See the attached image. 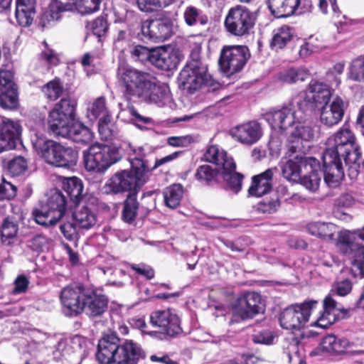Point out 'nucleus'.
<instances>
[{"instance_id": "b1692460", "label": "nucleus", "mask_w": 364, "mask_h": 364, "mask_svg": "<svg viewBox=\"0 0 364 364\" xmlns=\"http://www.w3.org/2000/svg\"><path fill=\"white\" fill-rule=\"evenodd\" d=\"M21 133V126L18 121H4L0 126V153L15 149Z\"/></svg>"}, {"instance_id": "774afa93", "label": "nucleus", "mask_w": 364, "mask_h": 364, "mask_svg": "<svg viewBox=\"0 0 364 364\" xmlns=\"http://www.w3.org/2000/svg\"><path fill=\"white\" fill-rule=\"evenodd\" d=\"M48 238L46 235L37 234L28 241V247L33 251L40 252L48 245Z\"/></svg>"}, {"instance_id": "dca6fc26", "label": "nucleus", "mask_w": 364, "mask_h": 364, "mask_svg": "<svg viewBox=\"0 0 364 364\" xmlns=\"http://www.w3.org/2000/svg\"><path fill=\"white\" fill-rule=\"evenodd\" d=\"M87 288L80 283H73L64 287L60 292V301L63 306L77 316L85 311L84 300L87 292Z\"/></svg>"}, {"instance_id": "9b49d317", "label": "nucleus", "mask_w": 364, "mask_h": 364, "mask_svg": "<svg viewBox=\"0 0 364 364\" xmlns=\"http://www.w3.org/2000/svg\"><path fill=\"white\" fill-rule=\"evenodd\" d=\"M317 304V301L310 300L285 308L279 316L280 326L287 330L299 331L309 321Z\"/></svg>"}, {"instance_id": "37998d69", "label": "nucleus", "mask_w": 364, "mask_h": 364, "mask_svg": "<svg viewBox=\"0 0 364 364\" xmlns=\"http://www.w3.org/2000/svg\"><path fill=\"white\" fill-rule=\"evenodd\" d=\"M316 166L314 167L313 170H309L307 173H302L299 181L306 188L311 191H316L319 187L321 181V171L319 168V162L317 161Z\"/></svg>"}, {"instance_id": "e2e57ef3", "label": "nucleus", "mask_w": 364, "mask_h": 364, "mask_svg": "<svg viewBox=\"0 0 364 364\" xmlns=\"http://www.w3.org/2000/svg\"><path fill=\"white\" fill-rule=\"evenodd\" d=\"M76 226L77 225L75 222L63 223L60 225V230L66 240L69 241H76L78 237Z\"/></svg>"}, {"instance_id": "c85d7f7f", "label": "nucleus", "mask_w": 364, "mask_h": 364, "mask_svg": "<svg viewBox=\"0 0 364 364\" xmlns=\"http://www.w3.org/2000/svg\"><path fill=\"white\" fill-rule=\"evenodd\" d=\"M36 0H16L15 16L18 23L23 27L30 26L35 15Z\"/></svg>"}, {"instance_id": "20e7f679", "label": "nucleus", "mask_w": 364, "mask_h": 364, "mask_svg": "<svg viewBox=\"0 0 364 364\" xmlns=\"http://www.w3.org/2000/svg\"><path fill=\"white\" fill-rule=\"evenodd\" d=\"M33 146L38 154L48 164L55 167L70 168L76 166L78 153L70 146L52 139H38Z\"/></svg>"}, {"instance_id": "09e8293b", "label": "nucleus", "mask_w": 364, "mask_h": 364, "mask_svg": "<svg viewBox=\"0 0 364 364\" xmlns=\"http://www.w3.org/2000/svg\"><path fill=\"white\" fill-rule=\"evenodd\" d=\"M7 169L13 176H18L23 174L28 169V161L22 156H17L9 160L7 164Z\"/></svg>"}, {"instance_id": "c756f323", "label": "nucleus", "mask_w": 364, "mask_h": 364, "mask_svg": "<svg viewBox=\"0 0 364 364\" xmlns=\"http://www.w3.org/2000/svg\"><path fill=\"white\" fill-rule=\"evenodd\" d=\"M350 346V343L346 338H338L334 335H328L323 338L319 347L315 350V354H319L320 352L343 353Z\"/></svg>"}, {"instance_id": "393cba45", "label": "nucleus", "mask_w": 364, "mask_h": 364, "mask_svg": "<svg viewBox=\"0 0 364 364\" xmlns=\"http://www.w3.org/2000/svg\"><path fill=\"white\" fill-rule=\"evenodd\" d=\"M146 358L141 345L132 340H125L119 346L116 364H137Z\"/></svg>"}, {"instance_id": "680f3d73", "label": "nucleus", "mask_w": 364, "mask_h": 364, "mask_svg": "<svg viewBox=\"0 0 364 364\" xmlns=\"http://www.w3.org/2000/svg\"><path fill=\"white\" fill-rule=\"evenodd\" d=\"M353 203V197L348 194H343L340 196L336 200V205L337 206V210L334 211V215L336 218L339 219H345L343 216H346V214L340 211V208H348L352 205Z\"/></svg>"}, {"instance_id": "4468645a", "label": "nucleus", "mask_w": 364, "mask_h": 364, "mask_svg": "<svg viewBox=\"0 0 364 364\" xmlns=\"http://www.w3.org/2000/svg\"><path fill=\"white\" fill-rule=\"evenodd\" d=\"M14 73L0 70V107L6 110H15L19 106V92L14 82Z\"/></svg>"}, {"instance_id": "052dcab7", "label": "nucleus", "mask_w": 364, "mask_h": 364, "mask_svg": "<svg viewBox=\"0 0 364 364\" xmlns=\"http://www.w3.org/2000/svg\"><path fill=\"white\" fill-rule=\"evenodd\" d=\"M291 38L292 34L289 27L282 26L274 34V47H277L279 49L283 48L291 41Z\"/></svg>"}, {"instance_id": "603ef678", "label": "nucleus", "mask_w": 364, "mask_h": 364, "mask_svg": "<svg viewBox=\"0 0 364 364\" xmlns=\"http://www.w3.org/2000/svg\"><path fill=\"white\" fill-rule=\"evenodd\" d=\"M223 178L226 183L227 188L235 193H237L242 189L244 176L238 172L227 173L223 176Z\"/></svg>"}, {"instance_id": "5fc2aeb1", "label": "nucleus", "mask_w": 364, "mask_h": 364, "mask_svg": "<svg viewBox=\"0 0 364 364\" xmlns=\"http://www.w3.org/2000/svg\"><path fill=\"white\" fill-rule=\"evenodd\" d=\"M112 117L110 114H107L104 117H101L98 122V132L101 140L109 141L112 139L113 130L111 128Z\"/></svg>"}, {"instance_id": "338daca9", "label": "nucleus", "mask_w": 364, "mask_h": 364, "mask_svg": "<svg viewBox=\"0 0 364 364\" xmlns=\"http://www.w3.org/2000/svg\"><path fill=\"white\" fill-rule=\"evenodd\" d=\"M225 152L220 151L217 146L212 145L206 150L203 158L205 161L218 165Z\"/></svg>"}, {"instance_id": "e433bc0d", "label": "nucleus", "mask_w": 364, "mask_h": 364, "mask_svg": "<svg viewBox=\"0 0 364 364\" xmlns=\"http://www.w3.org/2000/svg\"><path fill=\"white\" fill-rule=\"evenodd\" d=\"M309 91L311 94V98L316 106L323 105L328 102L331 91L326 84L316 80H312L309 85Z\"/></svg>"}, {"instance_id": "c03bdc74", "label": "nucleus", "mask_w": 364, "mask_h": 364, "mask_svg": "<svg viewBox=\"0 0 364 364\" xmlns=\"http://www.w3.org/2000/svg\"><path fill=\"white\" fill-rule=\"evenodd\" d=\"M18 230V225L12 217L7 216L3 219L0 225V237L2 243L11 244Z\"/></svg>"}, {"instance_id": "58836bf2", "label": "nucleus", "mask_w": 364, "mask_h": 364, "mask_svg": "<svg viewBox=\"0 0 364 364\" xmlns=\"http://www.w3.org/2000/svg\"><path fill=\"white\" fill-rule=\"evenodd\" d=\"M309 76V72L306 68H290L278 73L277 80L281 83L292 84L304 81Z\"/></svg>"}, {"instance_id": "a878e982", "label": "nucleus", "mask_w": 364, "mask_h": 364, "mask_svg": "<svg viewBox=\"0 0 364 364\" xmlns=\"http://www.w3.org/2000/svg\"><path fill=\"white\" fill-rule=\"evenodd\" d=\"M85 311L90 317H98L102 316L108 308V298L97 290L87 289L84 300Z\"/></svg>"}, {"instance_id": "a18cd8bd", "label": "nucleus", "mask_w": 364, "mask_h": 364, "mask_svg": "<svg viewBox=\"0 0 364 364\" xmlns=\"http://www.w3.org/2000/svg\"><path fill=\"white\" fill-rule=\"evenodd\" d=\"M348 78L353 82L364 84V54L353 58L348 68Z\"/></svg>"}, {"instance_id": "c9c22d12", "label": "nucleus", "mask_w": 364, "mask_h": 364, "mask_svg": "<svg viewBox=\"0 0 364 364\" xmlns=\"http://www.w3.org/2000/svg\"><path fill=\"white\" fill-rule=\"evenodd\" d=\"M145 158L146 154L143 147H134L129 145L128 161L130 163V168L134 170L138 168L139 171L148 175L150 168H149L148 161Z\"/></svg>"}, {"instance_id": "bb28decb", "label": "nucleus", "mask_w": 364, "mask_h": 364, "mask_svg": "<svg viewBox=\"0 0 364 364\" xmlns=\"http://www.w3.org/2000/svg\"><path fill=\"white\" fill-rule=\"evenodd\" d=\"M272 178V168H268L259 174L253 176L251 185L247 190L248 196L261 198L270 193L273 185Z\"/></svg>"}, {"instance_id": "6e6552de", "label": "nucleus", "mask_w": 364, "mask_h": 364, "mask_svg": "<svg viewBox=\"0 0 364 364\" xmlns=\"http://www.w3.org/2000/svg\"><path fill=\"white\" fill-rule=\"evenodd\" d=\"M256 20L255 14L250 9L237 5L228 11L224 21V27L233 36H245L253 30Z\"/></svg>"}, {"instance_id": "f257e3e1", "label": "nucleus", "mask_w": 364, "mask_h": 364, "mask_svg": "<svg viewBox=\"0 0 364 364\" xmlns=\"http://www.w3.org/2000/svg\"><path fill=\"white\" fill-rule=\"evenodd\" d=\"M323 154V178L330 187H336L344 177L343 161L349 169L357 172L360 152L353 133L341 127L326 141Z\"/></svg>"}, {"instance_id": "13d9d810", "label": "nucleus", "mask_w": 364, "mask_h": 364, "mask_svg": "<svg viewBox=\"0 0 364 364\" xmlns=\"http://www.w3.org/2000/svg\"><path fill=\"white\" fill-rule=\"evenodd\" d=\"M43 44L46 49L41 52V58L51 67L58 66L60 63L59 54L55 50L50 48L46 41L43 42Z\"/></svg>"}, {"instance_id": "f3484780", "label": "nucleus", "mask_w": 364, "mask_h": 364, "mask_svg": "<svg viewBox=\"0 0 364 364\" xmlns=\"http://www.w3.org/2000/svg\"><path fill=\"white\" fill-rule=\"evenodd\" d=\"M119 346L120 339L116 334H105L97 345L96 359L99 364H116Z\"/></svg>"}, {"instance_id": "49530a36", "label": "nucleus", "mask_w": 364, "mask_h": 364, "mask_svg": "<svg viewBox=\"0 0 364 364\" xmlns=\"http://www.w3.org/2000/svg\"><path fill=\"white\" fill-rule=\"evenodd\" d=\"M300 0H274V18L291 16L298 8Z\"/></svg>"}, {"instance_id": "1a4fd4ad", "label": "nucleus", "mask_w": 364, "mask_h": 364, "mask_svg": "<svg viewBox=\"0 0 364 364\" xmlns=\"http://www.w3.org/2000/svg\"><path fill=\"white\" fill-rule=\"evenodd\" d=\"M352 289V283L348 279H344L336 283L331 292L323 300V311L317 318L316 324L322 328H327L336 321V311L348 313L350 309H344L334 299L335 296H345Z\"/></svg>"}, {"instance_id": "2eb2a0df", "label": "nucleus", "mask_w": 364, "mask_h": 364, "mask_svg": "<svg viewBox=\"0 0 364 364\" xmlns=\"http://www.w3.org/2000/svg\"><path fill=\"white\" fill-rule=\"evenodd\" d=\"M76 205L73 218L77 227L84 230L93 228L97 221L98 198L88 196Z\"/></svg>"}, {"instance_id": "7ed1b4c3", "label": "nucleus", "mask_w": 364, "mask_h": 364, "mask_svg": "<svg viewBox=\"0 0 364 364\" xmlns=\"http://www.w3.org/2000/svg\"><path fill=\"white\" fill-rule=\"evenodd\" d=\"M121 149L114 145L95 143L82 152L83 164L89 172L103 174L122 159Z\"/></svg>"}, {"instance_id": "bf43d9fd", "label": "nucleus", "mask_w": 364, "mask_h": 364, "mask_svg": "<svg viewBox=\"0 0 364 364\" xmlns=\"http://www.w3.org/2000/svg\"><path fill=\"white\" fill-rule=\"evenodd\" d=\"M275 119L279 121L278 127L282 132L286 130L293 122L292 114L290 109L288 108L274 111V120Z\"/></svg>"}, {"instance_id": "0eeeda50", "label": "nucleus", "mask_w": 364, "mask_h": 364, "mask_svg": "<svg viewBox=\"0 0 364 364\" xmlns=\"http://www.w3.org/2000/svg\"><path fill=\"white\" fill-rule=\"evenodd\" d=\"M250 58L247 46L224 45L220 52L218 67L223 73L230 77L242 72Z\"/></svg>"}, {"instance_id": "6ab92c4d", "label": "nucleus", "mask_w": 364, "mask_h": 364, "mask_svg": "<svg viewBox=\"0 0 364 364\" xmlns=\"http://www.w3.org/2000/svg\"><path fill=\"white\" fill-rule=\"evenodd\" d=\"M316 164L317 160L315 158L296 156L294 160L287 161L281 165L282 173L287 180L299 181L302 173H307L309 170H313Z\"/></svg>"}, {"instance_id": "de8ad7c7", "label": "nucleus", "mask_w": 364, "mask_h": 364, "mask_svg": "<svg viewBox=\"0 0 364 364\" xmlns=\"http://www.w3.org/2000/svg\"><path fill=\"white\" fill-rule=\"evenodd\" d=\"M173 1L174 0H136V5L141 11L150 14L170 6Z\"/></svg>"}, {"instance_id": "412c9836", "label": "nucleus", "mask_w": 364, "mask_h": 364, "mask_svg": "<svg viewBox=\"0 0 364 364\" xmlns=\"http://www.w3.org/2000/svg\"><path fill=\"white\" fill-rule=\"evenodd\" d=\"M180 62L177 50L170 46L154 48L151 65L159 70L171 71L177 68Z\"/></svg>"}, {"instance_id": "473e14b6", "label": "nucleus", "mask_w": 364, "mask_h": 364, "mask_svg": "<svg viewBox=\"0 0 364 364\" xmlns=\"http://www.w3.org/2000/svg\"><path fill=\"white\" fill-rule=\"evenodd\" d=\"M32 217L36 223L44 227L54 226L61 219L44 203L33 208Z\"/></svg>"}, {"instance_id": "72a5a7b5", "label": "nucleus", "mask_w": 364, "mask_h": 364, "mask_svg": "<svg viewBox=\"0 0 364 364\" xmlns=\"http://www.w3.org/2000/svg\"><path fill=\"white\" fill-rule=\"evenodd\" d=\"M309 233L325 240H333L338 227L331 223L314 222L307 225Z\"/></svg>"}, {"instance_id": "5701e85b", "label": "nucleus", "mask_w": 364, "mask_h": 364, "mask_svg": "<svg viewBox=\"0 0 364 364\" xmlns=\"http://www.w3.org/2000/svg\"><path fill=\"white\" fill-rule=\"evenodd\" d=\"M346 105L338 96L334 97L331 102L322 105L320 121L328 127L338 124L344 115Z\"/></svg>"}, {"instance_id": "4be33fe9", "label": "nucleus", "mask_w": 364, "mask_h": 364, "mask_svg": "<svg viewBox=\"0 0 364 364\" xmlns=\"http://www.w3.org/2000/svg\"><path fill=\"white\" fill-rule=\"evenodd\" d=\"M55 136L69 139L75 143L87 144L94 138L91 129L79 121H73L53 134Z\"/></svg>"}, {"instance_id": "a19ab883", "label": "nucleus", "mask_w": 364, "mask_h": 364, "mask_svg": "<svg viewBox=\"0 0 364 364\" xmlns=\"http://www.w3.org/2000/svg\"><path fill=\"white\" fill-rule=\"evenodd\" d=\"M44 97L51 102L56 101L64 92V86L61 79L55 77L41 87Z\"/></svg>"}, {"instance_id": "aec40b11", "label": "nucleus", "mask_w": 364, "mask_h": 364, "mask_svg": "<svg viewBox=\"0 0 364 364\" xmlns=\"http://www.w3.org/2000/svg\"><path fill=\"white\" fill-rule=\"evenodd\" d=\"M229 134L235 141L250 146L255 144L261 138L262 132L257 122L250 121L232 127Z\"/></svg>"}, {"instance_id": "3c124183", "label": "nucleus", "mask_w": 364, "mask_h": 364, "mask_svg": "<svg viewBox=\"0 0 364 364\" xmlns=\"http://www.w3.org/2000/svg\"><path fill=\"white\" fill-rule=\"evenodd\" d=\"M351 270L355 277H364V246L358 247L353 254Z\"/></svg>"}, {"instance_id": "4c0bfd02", "label": "nucleus", "mask_w": 364, "mask_h": 364, "mask_svg": "<svg viewBox=\"0 0 364 364\" xmlns=\"http://www.w3.org/2000/svg\"><path fill=\"white\" fill-rule=\"evenodd\" d=\"M183 187L180 183H173L163 190L164 205L171 208H178L183 197Z\"/></svg>"}, {"instance_id": "6e6d98bb", "label": "nucleus", "mask_w": 364, "mask_h": 364, "mask_svg": "<svg viewBox=\"0 0 364 364\" xmlns=\"http://www.w3.org/2000/svg\"><path fill=\"white\" fill-rule=\"evenodd\" d=\"M357 232L343 230L341 231L338 234V242L342 246V251L346 253L348 248H351L353 244L358 240Z\"/></svg>"}, {"instance_id": "0e129e2a", "label": "nucleus", "mask_w": 364, "mask_h": 364, "mask_svg": "<svg viewBox=\"0 0 364 364\" xmlns=\"http://www.w3.org/2000/svg\"><path fill=\"white\" fill-rule=\"evenodd\" d=\"M75 4L85 14H92L97 11L101 3V0H74Z\"/></svg>"}, {"instance_id": "f8f14e48", "label": "nucleus", "mask_w": 364, "mask_h": 364, "mask_svg": "<svg viewBox=\"0 0 364 364\" xmlns=\"http://www.w3.org/2000/svg\"><path fill=\"white\" fill-rule=\"evenodd\" d=\"M77 105V100L70 96L55 104L48 114V127L53 134L75 120Z\"/></svg>"}, {"instance_id": "ea45409f", "label": "nucleus", "mask_w": 364, "mask_h": 364, "mask_svg": "<svg viewBox=\"0 0 364 364\" xmlns=\"http://www.w3.org/2000/svg\"><path fill=\"white\" fill-rule=\"evenodd\" d=\"M194 176L201 184L213 186L219 182L220 171L210 165H200L197 168Z\"/></svg>"}, {"instance_id": "69168bd1", "label": "nucleus", "mask_w": 364, "mask_h": 364, "mask_svg": "<svg viewBox=\"0 0 364 364\" xmlns=\"http://www.w3.org/2000/svg\"><path fill=\"white\" fill-rule=\"evenodd\" d=\"M17 188L5 180L0 184V200H11L16 196Z\"/></svg>"}, {"instance_id": "9d476101", "label": "nucleus", "mask_w": 364, "mask_h": 364, "mask_svg": "<svg viewBox=\"0 0 364 364\" xmlns=\"http://www.w3.org/2000/svg\"><path fill=\"white\" fill-rule=\"evenodd\" d=\"M180 86L190 94L203 86L211 85V76L208 68L200 60L193 59L188 62L179 74Z\"/></svg>"}, {"instance_id": "423d86ee", "label": "nucleus", "mask_w": 364, "mask_h": 364, "mask_svg": "<svg viewBox=\"0 0 364 364\" xmlns=\"http://www.w3.org/2000/svg\"><path fill=\"white\" fill-rule=\"evenodd\" d=\"M149 324L156 330L148 334L161 339H172L183 333L181 320L178 315L171 309H159L149 315Z\"/></svg>"}, {"instance_id": "7c9ffc66", "label": "nucleus", "mask_w": 364, "mask_h": 364, "mask_svg": "<svg viewBox=\"0 0 364 364\" xmlns=\"http://www.w3.org/2000/svg\"><path fill=\"white\" fill-rule=\"evenodd\" d=\"M183 17L185 23L189 27L207 28L210 24V18L208 15L194 6H187L183 11Z\"/></svg>"}, {"instance_id": "f03ea898", "label": "nucleus", "mask_w": 364, "mask_h": 364, "mask_svg": "<svg viewBox=\"0 0 364 364\" xmlns=\"http://www.w3.org/2000/svg\"><path fill=\"white\" fill-rule=\"evenodd\" d=\"M118 79L127 101L137 99L146 103L158 104L167 94L155 75L129 65L119 67Z\"/></svg>"}, {"instance_id": "cd10ccee", "label": "nucleus", "mask_w": 364, "mask_h": 364, "mask_svg": "<svg viewBox=\"0 0 364 364\" xmlns=\"http://www.w3.org/2000/svg\"><path fill=\"white\" fill-rule=\"evenodd\" d=\"M138 194L127 193L122 204L121 219L129 225H132L136 221L141 209L140 203L137 198Z\"/></svg>"}, {"instance_id": "864d4df0", "label": "nucleus", "mask_w": 364, "mask_h": 364, "mask_svg": "<svg viewBox=\"0 0 364 364\" xmlns=\"http://www.w3.org/2000/svg\"><path fill=\"white\" fill-rule=\"evenodd\" d=\"M315 127L309 124H299L296 127L294 131L291 132L294 137L298 138L297 139L304 140L306 141H312L315 135Z\"/></svg>"}, {"instance_id": "a211bd4d", "label": "nucleus", "mask_w": 364, "mask_h": 364, "mask_svg": "<svg viewBox=\"0 0 364 364\" xmlns=\"http://www.w3.org/2000/svg\"><path fill=\"white\" fill-rule=\"evenodd\" d=\"M264 307L265 305L260 294L252 291L247 292L237 299L234 310L242 318L247 319L264 313Z\"/></svg>"}, {"instance_id": "2f4dec72", "label": "nucleus", "mask_w": 364, "mask_h": 364, "mask_svg": "<svg viewBox=\"0 0 364 364\" xmlns=\"http://www.w3.org/2000/svg\"><path fill=\"white\" fill-rule=\"evenodd\" d=\"M63 190L66 193L67 198L75 205L82 202L83 198L89 195H83V183L81 179L73 176L65 178L63 181Z\"/></svg>"}, {"instance_id": "79ce46f5", "label": "nucleus", "mask_w": 364, "mask_h": 364, "mask_svg": "<svg viewBox=\"0 0 364 364\" xmlns=\"http://www.w3.org/2000/svg\"><path fill=\"white\" fill-rule=\"evenodd\" d=\"M86 28L90 30L94 36L98 38V41H102L109 31V24L107 15H100L90 21H87Z\"/></svg>"}, {"instance_id": "39448f33", "label": "nucleus", "mask_w": 364, "mask_h": 364, "mask_svg": "<svg viewBox=\"0 0 364 364\" xmlns=\"http://www.w3.org/2000/svg\"><path fill=\"white\" fill-rule=\"evenodd\" d=\"M149 181L146 174L138 168L120 170L114 173L106 181L103 188L107 194L139 193L143 186Z\"/></svg>"}, {"instance_id": "4d7b16f0", "label": "nucleus", "mask_w": 364, "mask_h": 364, "mask_svg": "<svg viewBox=\"0 0 364 364\" xmlns=\"http://www.w3.org/2000/svg\"><path fill=\"white\" fill-rule=\"evenodd\" d=\"M46 9L59 20L63 12L73 9V4L69 2L63 3L59 0H51Z\"/></svg>"}, {"instance_id": "8fccbe9b", "label": "nucleus", "mask_w": 364, "mask_h": 364, "mask_svg": "<svg viewBox=\"0 0 364 364\" xmlns=\"http://www.w3.org/2000/svg\"><path fill=\"white\" fill-rule=\"evenodd\" d=\"M131 57L142 63H149L151 65L154 48L149 49L142 45L134 46L130 51Z\"/></svg>"}, {"instance_id": "f704fd0d", "label": "nucleus", "mask_w": 364, "mask_h": 364, "mask_svg": "<svg viewBox=\"0 0 364 364\" xmlns=\"http://www.w3.org/2000/svg\"><path fill=\"white\" fill-rule=\"evenodd\" d=\"M44 203L53 210L58 217L62 218L66 212L68 198L62 191L54 188L50 191Z\"/></svg>"}, {"instance_id": "ddd939ff", "label": "nucleus", "mask_w": 364, "mask_h": 364, "mask_svg": "<svg viewBox=\"0 0 364 364\" xmlns=\"http://www.w3.org/2000/svg\"><path fill=\"white\" fill-rule=\"evenodd\" d=\"M173 34V24L168 18H149L140 22V32L138 37L141 41L154 43L163 42Z\"/></svg>"}]
</instances>
